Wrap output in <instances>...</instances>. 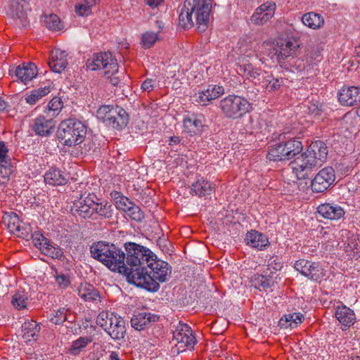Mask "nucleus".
<instances>
[{
	"label": "nucleus",
	"instance_id": "obj_1",
	"mask_svg": "<svg viewBox=\"0 0 360 360\" xmlns=\"http://www.w3.org/2000/svg\"><path fill=\"white\" fill-rule=\"evenodd\" d=\"M145 266V269L140 273L134 272L131 277L136 279L134 285L141 287L148 291L157 292L160 288L159 282L163 283L167 280L171 274L167 262L158 259L155 255Z\"/></svg>",
	"mask_w": 360,
	"mask_h": 360
},
{
	"label": "nucleus",
	"instance_id": "obj_2",
	"mask_svg": "<svg viewBox=\"0 0 360 360\" xmlns=\"http://www.w3.org/2000/svg\"><path fill=\"white\" fill-rule=\"evenodd\" d=\"M257 48H259V46L256 41H252L250 37H246L240 39L236 48L227 56L229 60H238V72L250 79H255L261 74L260 70L255 68L250 63L253 58L259 56L257 53Z\"/></svg>",
	"mask_w": 360,
	"mask_h": 360
},
{
	"label": "nucleus",
	"instance_id": "obj_3",
	"mask_svg": "<svg viewBox=\"0 0 360 360\" xmlns=\"http://www.w3.org/2000/svg\"><path fill=\"white\" fill-rule=\"evenodd\" d=\"M210 0H186L179 16V25L184 29L194 26L193 15L199 32H204L207 27L211 11Z\"/></svg>",
	"mask_w": 360,
	"mask_h": 360
},
{
	"label": "nucleus",
	"instance_id": "obj_4",
	"mask_svg": "<svg viewBox=\"0 0 360 360\" xmlns=\"http://www.w3.org/2000/svg\"><path fill=\"white\" fill-rule=\"evenodd\" d=\"M124 266L122 272L126 274L127 280L129 283L135 284L136 279L131 277L134 272L141 271L145 269L146 264L151 261V257L155 254L146 247L134 242H127L124 244Z\"/></svg>",
	"mask_w": 360,
	"mask_h": 360
},
{
	"label": "nucleus",
	"instance_id": "obj_5",
	"mask_svg": "<svg viewBox=\"0 0 360 360\" xmlns=\"http://www.w3.org/2000/svg\"><path fill=\"white\" fill-rule=\"evenodd\" d=\"M90 254L111 271L122 272V269H126L124 252L114 243L103 240L93 243Z\"/></svg>",
	"mask_w": 360,
	"mask_h": 360
},
{
	"label": "nucleus",
	"instance_id": "obj_6",
	"mask_svg": "<svg viewBox=\"0 0 360 360\" xmlns=\"http://www.w3.org/2000/svg\"><path fill=\"white\" fill-rule=\"evenodd\" d=\"M86 127L81 121L70 118L62 121L57 130L60 143L69 147L82 143L86 138Z\"/></svg>",
	"mask_w": 360,
	"mask_h": 360
},
{
	"label": "nucleus",
	"instance_id": "obj_7",
	"mask_svg": "<svg viewBox=\"0 0 360 360\" xmlns=\"http://www.w3.org/2000/svg\"><path fill=\"white\" fill-rule=\"evenodd\" d=\"M97 117L106 125L121 130L129 122L126 110L118 105H102L97 110Z\"/></svg>",
	"mask_w": 360,
	"mask_h": 360
},
{
	"label": "nucleus",
	"instance_id": "obj_8",
	"mask_svg": "<svg viewBox=\"0 0 360 360\" xmlns=\"http://www.w3.org/2000/svg\"><path fill=\"white\" fill-rule=\"evenodd\" d=\"M309 146L305 153L299 156L294 162L292 169L297 179H305L311 173L312 169L321 166L311 152L318 149L317 146Z\"/></svg>",
	"mask_w": 360,
	"mask_h": 360
},
{
	"label": "nucleus",
	"instance_id": "obj_9",
	"mask_svg": "<svg viewBox=\"0 0 360 360\" xmlns=\"http://www.w3.org/2000/svg\"><path fill=\"white\" fill-rule=\"evenodd\" d=\"M86 65L88 69L93 71L104 70V75L116 72L119 68L117 59L112 56L110 52H101L93 54L87 60Z\"/></svg>",
	"mask_w": 360,
	"mask_h": 360
},
{
	"label": "nucleus",
	"instance_id": "obj_10",
	"mask_svg": "<svg viewBox=\"0 0 360 360\" xmlns=\"http://www.w3.org/2000/svg\"><path fill=\"white\" fill-rule=\"evenodd\" d=\"M110 195L116 207L123 211L131 219L141 221L144 219V213L141 208L121 192L113 191Z\"/></svg>",
	"mask_w": 360,
	"mask_h": 360
},
{
	"label": "nucleus",
	"instance_id": "obj_11",
	"mask_svg": "<svg viewBox=\"0 0 360 360\" xmlns=\"http://www.w3.org/2000/svg\"><path fill=\"white\" fill-rule=\"evenodd\" d=\"M295 269L307 278L319 281L326 276L327 271L319 263L301 259L295 262Z\"/></svg>",
	"mask_w": 360,
	"mask_h": 360
},
{
	"label": "nucleus",
	"instance_id": "obj_12",
	"mask_svg": "<svg viewBox=\"0 0 360 360\" xmlns=\"http://www.w3.org/2000/svg\"><path fill=\"white\" fill-rule=\"evenodd\" d=\"M299 44L291 39H281L278 41V49L269 53V57L273 59L276 57L277 62L282 67L288 59L296 56Z\"/></svg>",
	"mask_w": 360,
	"mask_h": 360
},
{
	"label": "nucleus",
	"instance_id": "obj_13",
	"mask_svg": "<svg viewBox=\"0 0 360 360\" xmlns=\"http://www.w3.org/2000/svg\"><path fill=\"white\" fill-rule=\"evenodd\" d=\"M173 340L176 342L178 349L184 351L186 348L191 349L196 344V339L191 328L186 323H179L173 331Z\"/></svg>",
	"mask_w": 360,
	"mask_h": 360
},
{
	"label": "nucleus",
	"instance_id": "obj_14",
	"mask_svg": "<svg viewBox=\"0 0 360 360\" xmlns=\"http://www.w3.org/2000/svg\"><path fill=\"white\" fill-rule=\"evenodd\" d=\"M251 109V105L245 98L238 96L226 97V117L238 118Z\"/></svg>",
	"mask_w": 360,
	"mask_h": 360
},
{
	"label": "nucleus",
	"instance_id": "obj_15",
	"mask_svg": "<svg viewBox=\"0 0 360 360\" xmlns=\"http://www.w3.org/2000/svg\"><path fill=\"white\" fill-rule=\"evenodd\" d=\"M94 199L97 197L94 193H89L85 198L82 196L78 200L73 202L71 208L72 213L82 219H96L94 217Z\"/></svg>",
	"mask_w": 360,
	"mask_h": 360
},
{
	"label": "nucleus",
	"instance_id": "obj_16",
	"mask_svg": "<svg viewBox=\"0 0 360 360\" xmlns=\"http://www.w3.org/2000/svg\"><path fill=\"white\" fill-rule=\"evenodd\" d=\"M335 180V173L333 167H326L320 170L311 181L313 192L321 193L326 191Z\"/></svg>",
	"mask_w": 360,
	"mask_h": 360
},
{
	"label": "nucleus",
	"instance_id": "obj_17",
	"mask_svg": "<svg viewBox=\"0 0 360 360\" xmlns=\"http://www.w3.org/2000/svg\"><path fill=\"white\" fill-rule=\"evenodd\" d=\"M276 4L274 1H266L258 6L250 17V22L255 25H263L275 15Z\"/></svg>",
	"mask_w": 360,
	"mask_h": 360
},
{
	"label": "nucleus",
	"instance_id": "obj_18",
	"mask_svg": "<svg viewBox=\"0 0 360 360\" xmlns=\"http://www.w3.org/2000/svg\"><path fill=\"white\" fill-rule=\"evenodd\" d=\"M202 118V115L187 114L183 120V131L190 136L200 134L203 127Z\"/></svg>",
	"mask_w": 360,
	"mask_h": 360
},
{
	"label": "nucleus",
	"instance_id": "obj_19",
	"mask_svg": "<svg viewBox=\"0 0 360 360\" xmlns=\"http://www.w3.org/2000/svg\"><path fill=\"white\" fill-rule=\"evenodd\" d=\"M29 3L27 0H12L11 15L18 26L26 27L28 24L27 10Z\"/></svg>",
	"mask_w": 360,
	"mask_h": 360
},
{
	"label": "nucleus",
	"instance_id": "obj_20",
	"mask_svg": "<svg viewBox=\"0 0 360 360\" xmlns=\"http://www.w3.org/2000/svg\"><path fill=\"white\" fill-rule=\"evenodd\" d=\"M338 101L345 106H352L360 103V87L343 86L338 93Z\"/></svg>",
	"mask_w": 360,
	"mask_h": 360
},
{
	"label": "nucleus",
	"instance_id": "obj_21",
	"mask_svg": "<svg viewBox=\"0 0 360 360\" xmlns=\"http://www.w3.org/2000/svg\"><path fill=\"white\" fill-rule=\"evenodd\" d=\"M317 212L324 219L330 220H338L342 218L345 214V210L336 203L326 202L321 204L317 207Z\"/></svg>",
	"mask_w": 360,
	"mask_h": 360
},
{
	"label": "nucleus",
	"instance_id": "obj_22",
	"mask_svg": "<svg viewBox=\"0 0 360 360\" xmlns=\"http://www.w3.org/2000/svg\"><path fill=\"white\" fill-rule=\"evenodd\" d=\"M9 74L12 77H16L24 84H27L37 76V68L34 63H29L18 66L14 70H10Z\"/></svg>",
	"mask_w": 360,
	"mask_h": 360
},
{
	"label": "nucleus",
	"instance_id": "obj_23",
	"mask_svg": "<svg viewBox=\"0 0 360 360\" xmlns=\"http://www.w3.org/2000/svg\"><path fill=\"white\" fill-rule=\"evenodd\" d=\"M68 53L65 51L54 49L51 52L49 59V66L51 70L57 73H60L68 65Z\"/></svg>",
	"mask_w": 360,
	"mask_h": 360
},
{
	"label": "nucleus",
	"instance_id": "obj_24",
	"mask_svg": "<svg viewBox=\"0 0 360 360\" xmlns=\"http://www.w3.org/2000/svg\"><path fill=\"white\" fill-rule=\"evenodd\" d=\"M55 126L56 122L52 118L39 116L34 120L32 129L38 136H49L53 133Z\"/></svg>",
	"mask_w": 360,
	"mask_h": 360
},
{
	"label": "nucleus",
	"instance_id": "obj_25",
	"mask_svg": "<svg viewBox=\"0 0 360 360\" xmlns=\"http://www.w3.org/2000/svg\"><path fill=\"white\" fill-rule=\"evenodd\" d=\"M105 332L115 340H123L126 335L124 320L121 316H112Z\"/></svg>",
	"mask_w": 360,
	"mask_h": 360
},
{
	"label": "nucleus",
	"instance_id": "obj_26",
	"mask_svg": "<svg viewBox=\"0 0 360 360\" xmlns=\"http://www.w3.org/2000/svg\"><path fill=\"white\" fill-rule=\"evenodd\" d=\"M245 240L248 245L258 250H263L270 245L267 236L255 230L247 233Z\"/></svg>",
	"mask_w": 360,
	"mask_h": 360
},
{
	"label": "nucleus",
	"instance_id": "obj_27",
	"mask_svg": "<svg viewBox=\"0 0 360 360\" xmlns=\"http://www.w3.org/2000/svg\"><path fill=\"white\" fill-rule=\"evenodd\" d=\"M159 316L150 312H139L131 319V327L137 330H143L150 323L158 321Z\"/></svg>",
	"mask_w": 360,
	"mask_h": 360
},
{
	"label": "nucleus",
	"instance_id": "obj_28",
	"mask_svg": "<svg viewBox=\"0 0 360 360\" xmlns=\"http://www.w3.org/2000/svg\"><path fill=\"white\" fill-rule=\"evenodd\" d=\"M44 177L46 184L51 186H62L68 181V174L57 167H51Z\"/></svg>",
	"mask_w": 360,
	"mask_h": 360
},
{
	"label": "nucleus",
	"instance_id": "obj_29",
	"mask_svg": "<svg viewBox=\"0 0 360 360\" xmlns=\"http://www.w3.org/2000/svg\"><path fill=\"white\" fill-rule=\"evenodd\" d=\"M342 237V242L340 245V248H343L347 255L350 257L356 256V250L357 249L358 243L356 236L347 230H342L340 231Z\"/></svg>",
	"mask_w": 360,
	"mask_h": 360
},
{
	"label": "nucleus",
	"instance_id": "obj_30",
	"mask_svg": "<svg viewBox=\"0 0 360 360\" xmlns=\"http://www.w3.org/2000/svg\"><path fill=\"white\" fill-rule=\"evenodd\" d=\"M79 296L86 302H101V296L100 292L93 285L84 283L78 288Z\"/></svg>",
	"mask_w": 360,
	"mask_h": 360
},
{
	"label": "nucleus",
	"instance_id": "obj_31",
	"mask_svg": "<svg viewBox=\"0 0 360 360\" xmlns=\"http://www.w3.org/2000/svg\"><path fill=\"white\" fill-rule=\"evenodd\" d=\"M224 89L222 86L209 85L205 91L199 92L197 101L202 105H207L210 101L222 95Z\"/></svg>",
	"mask_w": 360,
	"mask_h": 360
},
{
	"label": "nucleus",
	"instance_id": "obj_32",
	"mask_svg": "<svg viewBox=\"0 0 360 360\" xmlns=\"http://www.w3.org/2000/svg\"><path fill=\"white\" fill-rule=\"evenodd\" d=\"M41 330L40 325L35 321H25L21 326L22 337L25 342L36 340Z\"/></svg>",
	"mask_w": 360,
	"mask_h": 360
},
{
	"label": "nucleus",
	"instance_id": "obj_33",
	"mask_svg": "<svg viewBox=\"0 0 360 360\" xmlns=\"http://www.w3.org/2000/svg\"><path fill=\"white\" fill-rule=\"evenodd\" d=\"M335 317L344 328L351 326L354 323L355 314L345 305L338 306L335 310Z\"/></svg>",
	"mask_w": 360,
	"mask_h": 360
},
{
	"label": "nucleus",
	"instance_id": "obj_34",
	"mask_svg": "<svg viewBox=\"0 0 360 360\" xmlns=\"http://www.w3.org/2000/svg\"><path fill=\"white\" fill-rule=\"evenodd\" d=\"M304 320V315L300 312L289 313L283 315L278 321L281 328H295L298 326Z\"/></svg>",
	"mask_w": 360,
	"mask_h": 360
},
{
	"label": "nucleus",
	"instance_id": "obj_35",
	"mask_svg": "<svg viewBox=\"0 0 360 360\" xmlns=\"http://www.w3.org/2000/svg\"><path fill=\"white\" fill-rule=\"evenodd\" d=\"M286 70H289L290 72H304L309 71L311 69V64L309 63L307 59L294 57L290 58L288 61L282 66Z\"/></svg>",
	"mask_w": 360,
	"mask_h": 360
},
{
	"label": "nucleus",
	"instance_id": "obj_36",
	"mask_svg": "<svg viewBox=\"0 0 360 360\" xmlns=\"http://www.w3.org/2000/svg\"><path fill=\"white\" fill-rule=\"evenodd\" d=\"M93 208L94 217H96L95 220L98 219V217L110 219L112 216L113 210L112 205L106 201L98 202V199H94V206H93Z\"/></svg>",
	"mask_w": 360,
	"mask_h": 360
},
{
	"label": "nucleus",
	"instance_id": "obj_37",
	"mask_svg": "<svg viewBox=\"0 0 360 360\" xmlns=\"http://www.w3.org/2000/svg\"><path fill=\"white\" fill-rule=\"evenodd\" d=\"M303 25L312 30H318L324 24L323 17L314 12H309L302 17Z\"/></svg>",
	"mask_w": 360,
	"mask_h": 360
},
{
	"label": "nucleus",
	"instance_id": "obj_38",
	"mask_svg": "<svg viewBox=\"0 0 360 360\" xmlns=\"http://www.w3.org/2000/svg\"><path fill=\"white\" fill-rule=\"evenodd\" d=\"M262 86L269 92L274 91L280 89L283 84V79L276 78L272 74L265 72L261 82Z\"/></svg>",
	"mask_w": 360,
	"mask_h": 360
},
{
	"label": "nucleus",
	"instance_id": "obj_39",
	"mask_svg": "<svg viewBox=\"0 0 360 360\" xmlns=\"http://www.w3.org/2000/svg\"><path fill=\"white\" fill-rule=\"evenodd\" d=\"M212 187L208 181L203 179H198L191 185V193L199 197L210 195Z\"/></svg>",
	"mask_w": 360,
	"mask_h": 360
},
{
	"label": "nucleus",
	"instance_id": "obj_40",
	"mask_svg": "<svg viewBox=\"0 0 360 360\" xmlns=\"http://www.w3.org/2000/svg\"><path fill=\"white\" fill-rule=\"evenodd\" d=\"M286 160H290L300 153L302 150V143L295 139H290L285 142H282Z\"/></svg>",
	"mask_w": 360,
	"mask_h": 360
},
{
	"label": "nucleus",
	"instance_id": "obj_41",
	"mask_svg": "<svg viewBox=\"0 0 360 360\" xmlns=\"http://www.w3.org/2000/svg\"><path fill=\"white\" fill-rule=\"evenodd\" d=\"M44 243L42 244L44 245L43 248H41V252L49 256L53 259H58L60 260H63L64 258V254L60 248L58 246H54L53 245L49 240H45L41 239Z\"/></svg>",
	"mask_w": 360,
	"mask_h": 360
},
{
	"label": "nucleus",
	"instance_id": "obj_42",
	"mask_svg": "<svg viewBox=\"0 0 360 360\" xmlns=\"http://www.w3.org/2000/svg\"><path fill=\"white\" fill-rule=\"evenodd\" d=\"M320 234L321 243L325 244V249L326 250H330L331 248L339 245L340 244L339 242H337L335 240V236L332 229L329 228H322L320 231Z\"/></svg>",
	"mask_w": 360,
	"mask_h": 360
},
{
	"label": "nucleus",
	"instance_id": "obj_43",
	"mask_svg": "<svg viewBox=\"0 0 360 360\" xmlns=\"http://www.w3.org/2000/svg\"><path fill=\"white\" fill-rule=\"evenodd\" d=\"M28 300L27 293L25 290H17L12 296L11 304L15 309L20 310L27 307Z\"/></svg>",
	"mask_w": 360,
	"mask_h": 360
},
{
	"label": "nucleus",
	"instance_id": "obj_44",
	"mask_svg": "<svg viewBox=\"0 0 360 360\" xmlns=\"http://www.w3.org/2000/svg\"><path fill=\"white\" fill-rule=\"evenodd\" d=\"M4 221L11 232L19 234L20 232V221L18 216L13 212L6 214L4 217Z\"/></svg>",
	"mask_w": 360,
	"mask_h": 360
},
{
	"label": "nucleus",
	"instance_id": "obj_45",
	"mask_svg": "<svg viewBox=\"0 0 360 360\" xmlns=\"http://www.w3.org/2000/svg\"><path fill=\"white\" fill-rule=\"evenodd\" d=\"M63 107L62 100L58 97H54L49 101L45 112L47 117L53 119L60 113Z\"/></svg>",
	"mask_w": 360,
	"mask_h": 360
},
{
	"label": "nucleus",
	"instance_id": "obj_46",
	"mask_svg": "<svg viewBox=\"0 0 360 360\" xmlns=\"http://www.w3.org/2000/svg\"><path fill=\"white\" fill-rule=\"evenodd\" d=\"M309 146H314V148L317 146L318 149H314V151L311 152V153L322 165L328 155V150L326 145L321 141H316L312 142Z\"/></svg>",
	"mask_w": 360,
	"mask_h": 360
},
{
	"label": "nucleus",
	"instance_id": "obj_47",
	"mask_svg": "<svg viewBox=\"0 0 360 360\" xmlns=\"http://www.w3.org/2000/svg\"><path fill=\"white\" fill-rule=\"evenodd\" d=\"M282 143L271 146L267 153L266 158L270 161H282L286 160Z\"/></svg>",
	"mask_w": 360,
	"mask_h": 360
},
{
	"label": "nucleus",
	"instance_id": "obj_48",
	"mask_svg": "<svg viewBox=\"0 0 360 360\" xmlns=\"http://www.w3.org/2000/svg\"><path fill=\"white\" fill-rule=\"evenodd\" d=\"M50 91V86H47L34 89L30 95L25 97V101L30 105H34L40 98L47 95Z\"/></svg>",
	"mask_w": 360,
	"mask_h": 360
},
{
	"label": "nucleus",
	"instance_id": "obj_49",
	"mask_svg": "<svg viewBox=\"0 0 360 360\" xmlns=\"http://www.w3.org/2000/svg\"><path fill=\"white\" fill-rule=\"evenodd\" d=\"M44 22L48 29L53 31H59L63 29V24L60 18L56 14L45 16Z\"/></svg>",
	"mask_w": 360,
	"mask_h": 360
},
{
	"label": "nucleus",
	"instance_id": "obj_50",
	"mask_svg": "<svg viewBox=\"0 0 360 360\" xmlns=\"http://www.w3.org/2000/svg\"><path fill=\"white\" fill-rule=\"evenodd\" d=\"M91 342L92 338L91 337H80L72 342L70 347L71 354L74 355L79 354L82 349L85 348L87 345Z\"/></svg>",
	"mask_w": 360,
	"mask_h": 360
},
{
	"label": "nucleus",
	"instance_id": "obj_51",
	"mask_svg": "<svg viewBox=\"0 0 360 360\" xmlns=\"http://www.w3.org/2000/svg\"><path fill=\"white\" fill-rule=\"evenodd\" d=\"M53 276L58 287L60 289H66L71 284L70 277L67 274H64L62 271H58L57 269H54Z\"/></svg>",
	"mask_w": 360,
	"mask_h": 360
},
{
	"label": "nucleus",
	"instance_id": "obj_52",
	"mask_svg": "<svg viewBox=\"0 0 360 360\" xmlns=\"http://www.w3.org/2000/svg\"><path fill=\"white\" fill-rule=\"evenodd\" d=\"M69 309L64 307L60 308L51 315L50 321L56 325H60L68 319V313Z\"/></svg>",
	"mask_w": 360,
	"mask_h": 360
},
{
	"label": "nucleus",
	"instance_id": "obj_53",
	"mask_svg": "<svg viewBox=\"0 0 360 360\" xmlns=\"http://www.w3.org/2000/svg\"><path fill=\"white\" fill-rule=\"evenodd\" d=\"M159 39L158 33L146 32L141 37V44L144 49H150Z\"/></svg>",
	"mask_w": 360,
	"mask_h": 360
},
{
	"label": "nucleus",
	"instance_id": "obj_54",
	"mask_svg": "<svg viewBox=\"0 0 360 360\" xmlns=\"http://www.w3.org/2000/svg\"><path fill=\"white\" fill-rule=\"evenodd\" d=\"M272 283H273L269 278L262 275L257 276L253 281V285L260 290L262 289L266 290L267 288H269Z\"/></svg>",
	"mask_w": 360,
	"mask_h": 360
},
{
	"label": "nucleus",
	"instance_id": "obj_55",
	"mask_svg": "<svg viewBox=\"0 0 360 360\" xmlns=\"http://www.w3.org/2000/svg\"><path fill=\"white\" fill-rule=\"evenodd\" d=\"M112 316H116V315L113 313L108 314V312L102 311L97 317L96 323L106 331L110 326Z\"/></svg>",
	"mask_w": 360,
	"mask_h": 360
},
{
	"label": "nucleus",
	"instance_id": "obj_56",
	"mask_svg": "<svg viewBox=\"0 0 360 360\" xmlns=\"http://www.w3.org/2000/svg\"><path fill=\"white\" fill-rule=\"evenodd\" d=\"M13 172L11 162H8V164L0 163V183L4 184L8 181Z\"/></svg>",
	"mask_w": 360,
	"mask_h": 360
},
{
	"label": "nucleus",
	"instance_id": "obj_57",
	"mask_svg": "<svg viewBox=\"0 0 360 360\" xmlns=\"http://www.w3.org/2000/svg\"><path fill=\"white\" fill-rule=\"evenodd\" d=\"M96 4V0H90L86 4H81L77 5L75 11L79 15H87L91 13V7Z\"/></svg>",
	"mask_w": 360,
	"mask_h": 360
},
{
	"label": "nucleus",
	"instance_id": "obj_58",
	"mask_svg": "<svg viewBox=\"0 0 360 360\" xmlns=\"http://www.w3.org/2000/svg\"><path fill=\"white\" fill-rule=\"evenodd\" d=\"M8 148L4 141L0 142V163L8 164L11 162V159L8 155Z\"/></svg>",
	"mask_w": 360,
	"mask_h": 360
},
{
	"label": "nucleus",
	"instance_id": "obj_59",
	"mask_svg": "<svg viewBox=\"0 0 360 360\" xmlns=\"http://www.w3.org/2000/svg\"><path fill=\"white\" fill-rule=\"evenodd\" d=\"M268 269L269 271L273 272L274 271H278L280 270L282 266V262H281V259L278 257H271L268 261Z\"/></svg>",
	"mask_w": 360,
	"mask_h": 360
},
{
	"label": "nucleus",
	"instance_id": "obj_60",
	"mask_svg": "<svg viewBox=\"0 0 360 360\" xmlns=\"http://www.w3.org/2000/svg\"><path fill=\"white\" fill-rule=\"evenodd\" d=\"M262 47L264 49V51H262L263 54L269 56V53L274 51L275 49H278V42L276 44L271 43V41H264L262 44Z\"/></svg>",
	"mask_w": 360,
	"mask_h": 360
},
{
	"label": "nucleus",
	"instance_id": "obj_61",
	"mask_svg": "<svg viewBox=\"0 0 360 360\" xmlns=\"http://www.w3.org/2000/svg\"><path fill=\"white\" fill-rule=\"evenodd\" d=\"M117 74L118 71L116 72H110L109 75H105V76L113 86H117L121 84V79L120 77L117 75Z\"/></svg>",
	"mask_w": 360,
	"mask_h": 360
},
{
	"label": "nucleus",
	"instance_id": "obj_62",
	"mask_svg": "<svg viewBox=\"0 0 360 360\" xmlns=\"http://www.w3.org/2000/svg\"><path fill=\"white\" fill-rule=\"evenodd\" d=\"M154 89V81L152 79H146L141 84L143 91L150 92Z\"/></svg>",
	"mask_w": 360,
	"mask_h": 360
},
{
	"label": "nucleus",
	"instance_id": "obj_63",
	"mask_svg": "<svg viewBox=\"0 0 360 360\" xmlns=\"http://www.w3.org/2000/svg\"><path fill=\"white\" fill-rule=\"evenodd\" d=\"M41 239L49 240L48 238L44 237L42 234L35 233L33 236V242L34 243V245L36 246H39V249L41 250V248H43V246H44V245L42 244V243H44V241H42Z\"/></svg>",
	"mask_w": 360,
	"mask_h": 360
},
{
	"label": "nucleus",
	"instance_id": "obj_64",
	"mask_svg": "<svg viewBox=\"0 0 360 360\" xmlns=\"http://www.w3.org/2000/svg\"><path fill=\"white\" fill-rule=\"evenodd\" d=\"M251 122H252V127L253 129H262V127L264 125V123L263 121L259 122V117L257 116H252L251 117Z\"/></svg>",
	"mask_w": 360,
	"mask_h": 360
}]
</instances>
